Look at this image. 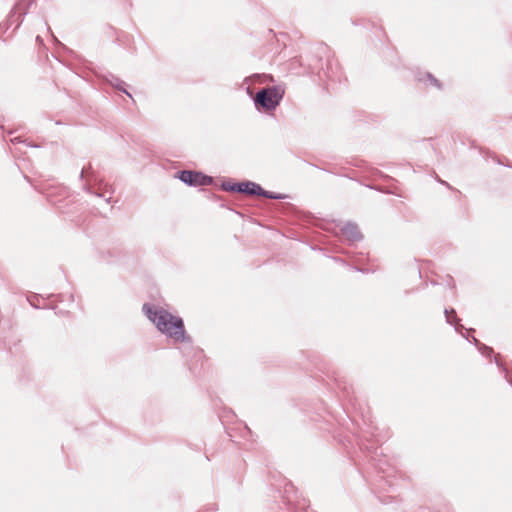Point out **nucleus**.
<instances>
[{
	"label": "nucleus",
	"mask_w": 512,
	"mask_h": 512,
	"mask_svg": "<svg viewBox=\"0 0 512 512\" xmlns=\"http://www.w3.org/2000/svg\"><path fill=\"white\" fill-rule=\"evenodd\" d=\"M147 317L157 327L159 331L174 339L175 342H190V337L184 330V324L181 318L174 317L165 310H153L147 304H144Z\"/></svg>",
	"instance_id": "obj_1"
},
{
	"label": "nucleus",
	"mask_w": 512,
	"mask_h": 512,
	"mask_svg": "<svg viewBox=\"0 0 512 512\" xmlns=\"http://www.w3.org/2000/svg\"><path fill=\"white\" fill-rule=\"evenodd\" d=\"M285 90L280 85L265 87L259 90L254 97V104L258 110L273 111L283 99Z\"/></svg>",
	"instance_id": "obj_2"
},
{
	"label": "nucleus",
	"mask_w": 512,
	"mask_h": 512,
	"mask_svg": "<svg viewBox=\"0 0 512 512\" xmlns=\"http://www.w3.org/2000/svg\"><path fill=\"white\" fill-rule=\"evenodd\" d=\"M177 174L178 178L188 186H208L213 182L212 177L197 171L183 170Z\"/></svg>",
	"instance_id": "obj_3"
},
{
	"label": "nucleus",
	"mask_w": 512,
	"mask_h": 512,
	"mask_svg": "<svg viewBox=\"0 0 512 512\" xmlns=\"http://www.w3.org/2000/svg\"><path fill=\"white\" fill-rule=\"evenodd\" d=\"M221 187L224 191L246 193L248 195H256L255 191L260 190V185L251 181L239 183L223 182Z\"/></svg>",
	"instance_id": "obj_4"
},
{
	"label": "nucleus",
	"mask_w": 512,
	"mask_h": 512,
	"mask_svg": "<svg viewBox=\"0 0 512 512\" xmlns=\"http://www.w3.org/2000/svg\"><path fill=\"white\" fill-rule=\"evenodd\" d=\"M342 235L349 241H359L362 239V234L355 223L347 222L341 228Z\"/></svg>",
	"instance_id": "obj_5"
},
{
	"label": "nucleus",
	"mask_w": 512,
	"mask_h": 512,
	"mask_svg": "<svg viewBox=\"0 0 512 512\" xmlns=\"http://www.w3.org/2000/svg\"><path fill=\"white\" fill-rule=\"evenodd\" d=\"M255 194L257 196H262L267 199H274V200H282V199L286 198V195H284V194H279V193L264 190L261 186H260V190L255 191Z\"/></svg>",
	"instance_id": "obj_6"
},
{
	"label": "nucleus",
	"mask_w": 512,
	"mask_h": 512,
	"mask_svg": "<svg viewBox=\"0 0 512 512\" xmlns=\"http://www.w3.org/2000/svg\"><path fill=\"white\" fill-rule=\"evenodd\" d=\"M80 178L83 179L85 178L87 180V182H97V176L95 174V172L92 170V167L91 165H89L88 167H83L82 170H81V173H80Z\"/></svg>",
	"instance_id": "obj_7"
},
{
	"label": "nucleus",
	"mask_w": 512,
	"mask_h": 512,
	"mask_svg": "<svg viewBox=\"0 0 512 512\" xmlns=\"http://www.w3.org/2000/svg\"><path fill=\"white\" fill-rule=\"evenodd\" d=\"M473 343L478 347L479 351L483 356H490L493 353V349L478 341L475 337H472Z\"/></svg>",
	"instance_id": "obj_8"
},
{
	"label": "nucleus",
	"mask_w": 512,
	"mask_h": 512,
	"mask_svg": "<svg viewBox=\"0 0 512 512\" xmlns=\"http://www.w3.org/2000/svg\"><path fill=\"white\" fill-rule=\"evenodd\" d=\"M444 313L446 316V320L449 324H452V323H454V321L458 320L454 309H450V310L445 309Z\"/></svg>",
	"instance_id": "obj_9"
},
{
	"label": "nucleus",
	"mask_w": 512,
	"mask_h": 512,
	"mask_svg": "<svg viewBox=\"0 0 512 512\" xmlns=\"http://www.w3.org/2000/svg\"><path fill=\"white\" fill-rule=\"evenodd\" d=\"M111 84H112L115 88H117L118 90H120V91L124 92V93H125V94H127L129 97H131V95H130V94L126 91V89L124 88L125 83H124L122 80H120V79H118V78H115V81H114V82H111Z\"/></svg>",
	"instance_id": "obj_10"
},
{
	"label": "nucleus",
	"mask_w": 512,
	"mask_h": 512,
	"mask_svg": "<svg viewBox=\"0 0 512 512\" xmlns=\"http://www.w3.org/2000/svg\"><path fill=\"white\" fill-rule=\"evenodd\" d=\"M428 78H429V80L431 81V83H432L433 85H435V86H436V87H438V88H440V87H441V85H440L439 81H438V80H437V79H436L432 74H428Z\"/></svg>",
	"instance_id": "obj_11"
},
{
	"label": "nucleus",
	"mask_w": 512,
	"mask_h": 512,
	"mask_svg": "<svg viewBox=\"0 0 512 512\" xmlns=\"http://www.w3.org/2000/svg\"><path fill=\"white\" fill-rule=\"evenodd\" d=\"M11 142L12 143H16V142L18 143V142H20V140H19V138H14V139H11Z\"/></svg>",
	"instance_id": "obj_12"
},
{
	"label": "nucleus",
	"mask_w": 512,
	"mask_h": 512,
	"mask_svg": "<svg viewBox=\"0 0 512 512\" xmlns=\"http://www.w3.org/2000/svg\"><path fill=\"white\" fill-rule=\"evenodd\" d=\"M18 7H19V5H16V6L14 7V9H13V11H12V12H13V14H15V13H16V11L18 10Z\"/></svg>",
	"instance_id": "obj_13"
},
{
	"label": "nucleus",
	"mask_w": 512,
	"mask_h": 512,
	"mask_svg": "<svg viewBox=\"0 0 512 512\" xmlns=\"http://www.w3.org/2000/svg\"><path fill=\"white\" fill-rule=\"evenodd\" d=\"M459 328H463V326H462V325H456V326H455V330H457V331H458V330H459Z\"/></svg>",
	"instance_id": "obj_14"
},
{
	"label": "nucleus",
	"mask_w": 512,
	"mask_h": 512,
	"mask_svg": "<svg viewBox=\"0 0 512 512\" xmlns=\"http://www.w3.org/2000/svg\"><path fill=\"white\" fill-rule=\"evenodd\" d=\"M84 188L87 190V191H90V184L87 185V186H84Z\"/></svg>",
	"instance_id": "obj_15"
},
{
	"label": "nucleus",
	"mask_w": 512,
	"mask_h": 512,
	"mask_svg": "<svg viewBox=\"0 0 512 512\" xmlns=\"http://www.w3.org/2000/svg\"><path fill=\"white\" fill-rule=\"evenodd\" d=\"M442 184L446 185L447 187H449V184L445 181H440Z\"/></svg>",
	"instance_id": "obj_16"
},
{
	"label": "nucleus",
	"mask_w": 512,
	"mask_h": 512,
	"mask_svg": "<svg viewBox=\"0 0 512 512\" xmlns=\"http://www.w3.org/2000/svg\"><path fill=\"white\" fill-rule=\"evenodd\" d=\"M495 362H496V364H497L498 366L500 365V363H499V361H498V358H497V357H495Z\"/></svg>",
	"instance_id": "obj_17"
}]
</instances>
